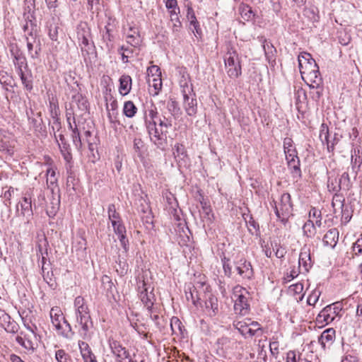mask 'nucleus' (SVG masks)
<instances>
[{
	"mask_svg": "<svg viewBox=\"0 0 362 362\" xmlns=\"http://www.w3.org/2000/svg\"><path fill=\"white\" fill-rule=\"evenodd\" d=\"M165 6L168 10H177L180 11V8L177 6V0H166Z\"/></svg>",
	"mask_w": 362,
	"mask_h": 362,
	"instance_id": "nucleus-61",
	"label": "nucleus"
},
{
	"mask_svg": "<svg viewBox=\"0 0 362 362\" xmlns=\"http://www.w3.org/2000/svg\"><path fill=\"white\" fill-rule=\"evenodd\" d=\"M158 111L156 107L151 105V107L146 111L145 118L148 117L150 121H156L155 119L157 117Z\"/></svg>",
	"mask_w": 362,
	"mask_h": 362,
	"instance_id": "nucleus-56",
	"label": "nucleus"
},
{
	"mask_svg": "<svg viewBox=\"0 0 362 362\" xmlns=\"http://www.w3.org/2000/svg\"><path fill=\"white\" fill-rule=\"evenodd\" d=\"M49 316L52 325L55 327L59 335L70 339L73 337L70 324L65 319L63 313L59 307L55 306L51 308Z\"/></svg>",
	"mask_w": 362,
	"mask_h": 362,
	"instance_id": "nucleus-2",
	"label": "nucleus"
},
{
	"mask_svg": "<svg viewBox=\"0 0 362 362\" xmlns=\"http://www.w3.org/2000/svg\"><path fill=\"white\" fill-rule=\"evenodd\" d=\"M72 141L76 148H79L81 146V140L80 133L77 127H74L71 134Z\"/></svg>",
	"mask_w": 362,
	"mask_h": 362,
	"instance_id": "nucleus-54",
	"label": "nucleus"
},
{
	"mask_svg": "<svg viewBox=\"0 0 362 362\" xmlns=\"http://www.w3.org/2000/svg\"><path fill=\"white\" fill-rule=\"evenodd\" d=\"M181 93L183 95V107L186 113L189 116H194L197 112V102L195 94L193 93L192 85L186 79L180 82Z\"/></svg>",
	"mask_w": 362,
	"mask_h": 362,
	"instance_id": "nucleus-4",
	"label": "nucleus"
},
{
	"mask_svg": "<svg viewBox=\"0 0 362 362\" xmlns=\"http://www.w3.org/2000/svg\"><path fill=\"white\" fill-rule=\"evenodd\" d=\"M49 267V264H47L45 262V257H42V274L44 279L49 283L48 280L52 281L51 276L49 275V272L47 271L46 272V270L48 269L47 267Z\"/></svg>",
	"mask_w": 362,
	"mask_h": 362,
	"instance_id": "nucleus-51",
	"label": "nucleus"
},
{
	"mask_svg": "<svg viewBox=\"0 0 362 362\" xmlns=\"http://www.w3.org/2000/svg\"><path fill=\"white\" fill-rule=\"evenodd\" d=\"M170 328L172 330V334L177 336L182 335L183 330H185L182 323L177 317H173L171 318Z\"/></svg>",
	"mask_w": 362,
	"mask_h": 362,
	"instance_id": "nucleus-31",
	"label": "nucleus"
},
{
	"mask_svg": "<svg viewBox=\"0 0 362 362\" xmlns=\"http://www.w3.org/2000/svg\"><path fill=\"white\" fill-rule=\"evenodd\" d=\"M309 217L315 218L316 219L322 217L321 211L313 207L309 211Z\"/></svg>",
	"mask_w": 362,
	"mask_h": 362,
	"instance_id": "nucleus-64",
	"label": "nucleus"
},
{
	"mask_svg": "<svg viewBox=\"0 0 362 362\" xmlns=\"http://www.w3.org/2000/svg\"><path fill=\"white\" fill-rule=\"evenodd\" d=\"M141 218L143 222L146 225V228H149V226L153 227V217L150 211H148V214H146L145 216H142Z\"/></svg>",
	"mask_w": 362,
	"mask_h": 362,
	"instance_id": "nucleus-60",
	"label": "nucleus"
},
{
	"mask_svg": "<svg viewBox=\"0 0 362 362\" xmlns=\"http://www.w3.org/2000/svg\"><path fill=\"white\" fill-rule=\"evenodd\" d=\"M21 78V82L24 86V88L30 91L33 90V76L30 71L25 73V71L21 72L18 74Z\"/></svg>",
	"mask_w": 362,
	"mask_h": 362,
	"instance_id": "nucleus-30",
	"label": "nucleus"
},
{
	"mask_svg": "<svg viewBox=\"0 0 362 362\" xmlns=\"http://www.w3.org/2000/svg\"><path fill=\"white\" fill-rule=\"evenodd\" d=\"M47 175V185L50 189L52 194H54V191L59 192V189L57 187V178L56 177V170L52 167H48L46 170Z\"/></svg>",
	"mask_w": 362,
	"mask_h": 362,
	"instance_id": "nucleus-17",
	"label": "nucleus"
},
{
	"mask_svg": "<svg viewBox=\"0 0 362 362\" xmlns=\"http://www.w3.org/2000/svg\"><path fill=\"white\" fill-rule=\"evenodd\" d=\"M329 129L328 127L325 124H322L321 126L320 133V139L322 141L323 144L327 145V148L328 151L331 152L334 151V145L337 143L338 139H337L335 137L334 138L333 141H329Z\"/></svg>",
	"mask_w": 362,
	"mask_h": 362,
	"instance_id": "nucleus-14",
	"label": "nucleus"
},
{
	"mask_svg": "<svg viewBox=\"0 0 362 362\" xmlns=\"http://www.w3.org/2000/svg\"><path fill=\"white\" fill-rule=\"evenodd\" d=\"M146 127L151 141L159 148L163 149L166 146L168 131L157 127L156 121H150L146 117Z\"/></svg>",
	"mask_w": 362,
	"mask_h": 362,
	"instance_id": "nucleus-5",
	"label": "nucleus"
},
{
	"mask_svg": "<svg viewBox=\"0 0 362 362\" xmlns=\"http://www.w3.org/2000/svg\"><path fill=\"white\" fill-rule=\"evenodd\" d=\"M52 194L50 203L47 205V214L49 217H54L56 215L60 206V196L59 192L54 191V194Z\"/></svg>",
	"mask_w": 362,
	"mask_h": 362,
	"instance_id": "nucleus-18",
	"label": "nucleus"
},
{
	"mask_svg": "<svg viewBox=\"0 0 362 362\" xmlns=\"http://www.w3.org/2000/svg\"><path fill=\"white\" fill-rule=\"evenodd\" d=\"M132 88V78L129 75H122L119 78V92L122 95H127Z\"/></svg>",
	"mask_w": 362,
	"mask_h": 362,
	"instance_id": "nucleus-26",
	"label": "nucleus"
},
{
	"mask_svg": "<svg viewBox=\"0 0 362 362\" xmlns=\"http://www.w3.org/2000/svg\"><path fill=\"white\" fill-rule=\"evenodd\" d=\"M153 297L154 295L151 292L150 293H147V288H146L144 282H143L142 290L140 291V298L145 307L149 310L153 305Z\"/></svg>",
	"mask_w": 362,
	"mask_h": 362,
	"instance_id": "nucleus-25",
	"label": "nucleus"
},
{
	"mask_svg": "<svg viewBox=\"0 0 362 362\" xmlns=\"http://www.w3.org/2000/svg\"><path fill=\"white\" fill-rule=\"evenodd\" d=\"M148 83L150 88H153V95H157L162 88V79L161 77L148 78Z\"/></svg>",
	"mask_w": 362,
	"mask_h": 362,
	"instance_id": "nucleus-34",
	"label": "nucleus"
},
{
	"mask_svg": "<svg viewBox=\"0 0 362 362\" xmlns=\"http://www.w3.org/2000/svg\"><path fill=\"white\" fill-rule=\"evenodd\" d=\"M119 240L120 242V244L125 252H127L129 250V240L126 237V235L119 236Z\"/></svg>",
	"mask_w": 362,
	"mask_h": 362,
	"instance_id": "nucleus-63",
	"label": "nucleus"
},
{
	"mask_svg": "<svg viewBox=\"0 0 362 362\" xmlns=\"http://www.w3.org/2000/svg\"><path fill=\"white\" fill-rule=\"evenodd\" d=\"M55 358L57 362H71L70 356L63 349H59L56 351Z\"/></svg>",
	"mask_w": 362,
	"mask_h": 362,
	"instance_id": "nucleus-47",
	"label": "nucleus"
},
{
	"mask_svg": "<svg viewBox=\"0 0 362 362\" xmlns=\"http://www.w3.org/2000/svg\"><path fill=\"white\" fill-rule=\"evenodd\" d=\"M339 230L337 228L329 229L322 238L324 245L334 248L339 240Z\"/></svg>",
	"mask_w": 362,
	"mask_h": 362,
	"instance_id": "nucleus-15",
	"label": "nucleus"
},
{
	"mask_svg": "<svg viewBox=\"0 0 362 362\" xmlns=\"http://www.w3.org/2000/svg\"><path fill=\"white\" fill-rule=\"evenodd\" d=\"M221 262L225 275L227 276L228 277H230L232 272L231 267L230 264V259L226 257L223 256L221 258Z\"/></svg>",
	"mask_w": 362,
	"mask_h": 362,
	"instance_id": "nucleus-50",
	"label": "nucleus"
},
{
	"mask_svg": "<svg viewBox=\"0 0 362 362\" xmlns=\"http://www.w3.org/2000/svg\"><path fill=\"white\" fill-rule=\"evenodd\" d=\"M301 76L310 88H320L322 84V77L319 71L317 63H313L305 67V70L300 72Z\"/></svg>",
	"mask_w": 362,
	"mask_h": 362,
	"instance_id": "nucleus-7",
	"label": "nucleus"
},
{
	"mask_svg": "<svg viewBox=\"0 0 362 362\" xmlns=\"http://www.w3.org/2000/svg\"><path fill=\"white\" fill-rule=\"evenodd\" d=\"M28 332L21 331V334L23 337L25 341L26 342L25 349H34L33 340L36 339V334L34 330L29 326L25 327Z\"/></svg>",
	"mask_w": 362,
	"mask_h": 362,
	"instance_id": "nucleus-27",
	"label": "nucleus"
},
{
	"mask_svg": "<svg viewBox=\"0 0 362 362\" xmlns=\"http://www.w3.org/2000/svg\"><path fill=\"white\" fill-rule=\"evenodd\" d=\"M75 175L74 173L71 170H67V178H66V185L68 187H71L74 188L75 185Z\"/></svg>",
	"mask_w": 362,
	"mask_h": 362,
	"instance_id": "nucleus-59",
	"label": "nucleus"
},
{
	"mask_svg": "<svg viewBox=\"0 0 362 362\" xmlns=\"http://www.w3.org/2000/svg\"><path fill=\"white\" fill-rule=\"evenodd\" d=\"M227 49V53L224 58L226 67L236 66L238 62H239L236 50L230 45L228 47Z\"/></svg>",
	"mask_w": 362,
	"mask_h": 362,
	"instance_id": "nucleus-23",
	"label": "nucleus"
},
{
	"mask_svg": "<svg viewBox=\"0 0 362 362\" xmlns=\"http://www.w3.org/2000/svg\"><path fill=\"white\" fill-rule=\"evenodd\" d=\"M165 199L168 204L173 209H175L177 206V202L175 196L170 192H166L165 195Z\"/></svg>",
	"mask_w": 362,
	"mask_h": 362,
	"instance_id": "nucleus-52",
	"label": "nucleus"
},
{
	"mask_svg": "<svg viewBox=\"0 0 362 362\" xmlns=\"http://www.w3.org/2000/svg\"><path fill=\"white\" fill-rule=\"evenodd\" d=\"M81 354L85 362H97L95 356L91 351L88 344L84 341L78 344Z\"/></svg>",
	"mask_w": 362,
	"mask_h": 362,
	"instance_id": "nucleus-22",
	"label": "nucleus"
},
{
	"mask_svg": "<svg viewBox=\"0 0 362 362\" xmlns=\"http://www.w3.org/2000/svg\"><path fill=\"white\" fill-rule=\"evenodd\" d=\"M344 199L341 195L335 194L333 197L332 205L334 208V212L336 211V207L342 209L344 207Z\"/></svg>",
	"mask_w": 362,
	"mask_h": 362,
	"instance_id": "nucleus-48",
	"label": "nucleus"
},
{
	"mask_svg": "<svg viewBox=\"0 0 362 362\" xmlns=\"http://www.w3.org/2000/svg\"><path fill=\"white\" fill-rule=\"evenodd\" d=\"M240 11L242 18L245 21H249L252 20L255 17L254 11L248 5H243L240 6Z\"/></svg>",
	"mask_w": 362,
	"mask_h": 362,
	"instance_id": "nucleus-38",
	"label": "nucleus"
},
{
	"mask_svg": "<svg viewBox=\"0 0 362 362\" xmlns=\"http://www.w3.org/2000/svg\"><path fill=\"white\" fill-rule=\"evenodd\" d=\"M75 314L77 322L81 326L80 334L83 339L90 337V329L93 327L89 308L84 298L77 296L74 300Z\"/></svg>",
	"mask_w": 362,
	"mask_h": 362,
	"instance_id": "nucleus-1",
	"label": "nucleus"
},
{
	"mask_svg": "<svg viewBox=\"0 0 362 362\" xmlns=\"http://www.w3.org/2000/svg\"><path fill=\"white\" fill-rule=\"evenodd\" d=\"M226 69L228 76L232 78H238L241 75V66L240 62H238L236 66L226 67Z\"/></svg>",
	"mask_w": 362,
	"mask_h": 362,
	"instance_id": "nucleus-42",
	"label": "nucleus"
},
{
	"mask_svg": "<svg viewBox=\"0 0 362 362\" xmlns=\"http://www.w3.org/2000/svg\"><path fill=\"white\" fill-rule=\"evenodd\" d=\"M72 102L77 104L78 107L82 111H86L88 109L87 100L80 93H77L72 97Z\"/></svg>",
	"mask_w": 362,
	"mask_h": 362,
	"instance_id": "nucleus-37",
	"label": "nucleus"
},
{
	"mask_svg": "<svg viewBox=\"0 0 362 362\" xmlns=\"http://www.w3.org/2000/svg\"><path fill=\"white\" fill-rule=\"evenodd\" d=\"M298 264L300 272H308L311 268L313 263L310 257V250L308 248L304 247L301 249L299 255Z\"/></svg>",
	"mask_w": 362,
	"mask_h": 362,
	"instance_id": "nucleus-11",
	"label": "nucleus"
},
{
	"mask_svg": "<svg viewBox=\"0 0 362 362\" xmlns=\"http://www.w3.org/2000/svg\"><path fill=\"white\" fill-rule=\"evenodd\" d=\"M109 344L112 354L117 358L118 362H122V360L124 359H129L128 362H134L132 359L129 358L130 355L129 351L122 346L120 342L110 339Z\"/></svg>",
	"mask_w": 362,
	"mask_h": 362,
	"instance_id": "nucleus-10",
	"label": "nucleus"
},
{
	"mask_svg": "<svg viewBox=\"0 0 362 362\" xmlns=\"http://www.w3.org/2000/svg\"><path fill=\"white\" fill-rule=\"evenodd\" d=\"M90 28L86 23H81L77 27V37L85 46L89 43Z\"/></svg>",
	"mask_w": 362,
	"mask_h": 362,
	"instance_id": "nucleus-19",
	"label": "nucleus"
},
{
	"mask_svg": "<svg viewBox=\"0 0 362 362\" xmlns=\"http://www.w3.org/2000/svg\"><path fill=\"white\" fill-rule=\"evenodd\" d=\"M147 75L148 78L161 77L160 68L156 65H153L147 69Z\"/></svg>",
	"mask_w": 362,
	"mask_h": 362,
	"instance_id": "nucleus-49",
	"label": "nucleus"
},
{
	"mask_svg": "<svg viewBox=\"0 0 362 362\" xmlns=\"http://www.w3.org/2000/svg\"><path fill=\"white\" fill-rule=\"evenodd\" d=\"M19 206H21V213L23 216H25L26 214L30 216L33 214L32 202L30 197H23L22 200L17 205L18 209Z\"/></svg>",
	"mask_w": 362,
	"mask_h": 362,
	"instance_id": "nucleus-29",
	"label": "nucleus"
},
{
	"mask_svg": "<svg viewBox=\"0 0 362 362\" xmlns=\"http://www.w3.org/2000/svg\"><path fill=\"white\" fill-rule=\"evenodd\" d=\"M52 21L53 22L55 21V18L52 17ZM47 28L48 29V35L49 38L53 41L57 40L58 37V28L59 27L54 23L47 22L46 25Z\"/></svg>",
	"mask_w": 362,
	"mask_h": 362,
	"instance_id": "nucleus-35",
	"label": "nucleus"
},
{
	"mask_svg": "<svg viewBox=\"0 0 362 362\" xmlns=\"http://www.w3.org/2000/svg\"><path fill=\"white\" fill-rule=\"evenodd\" d=\"M12 77L6 71H0V83L4 86H11Z\"/></svg>",
	"mask_w": 362,
	"mask_h": 362,
	"instance_id": "nucleus-57",
	"label": "nucleus"
},
{
	"mask_svg": "<svg viewBox=\"0 0 362 362\" xmlns=\"http://www.w3.org/2000/svg\"><path fill=\"white\" fill-rule=\"evenodd\" d=\"M335 330L333 328H329L322 332L319 337V343L323 349L329 348L334 342L335 338Z\"/></svg>",
	"mask_w": 362,
	"mask_h": 362,
	"instance_id": "nucleus-13",
	"label": "nucleus"
},
{
	"mask_svg": "<svg viewBox=\"0 0 362 362\" xmlns=\"http://www.w3.org/2000/svg\"><path fill=\"white\" fill-rule=\"evenodd\" d=\"M321 292L319 290H314L308 296L307 302L310 305H314L318 300Z\"/></svg>",
	"mask_w": 362,
	"mask_h": 362,
	"instance_id": "nucleus-53",
	"label": "nucleus"
},
{
	"mask_svg": "<svg viewBox=\"0 0 362 362\" xmlns=\"http://www.w3.org/2000/svg\"><path fill=\"white\" fill-rule=\"evenodd\" d=\"M332 306L327 305L324 308L317 316V320L319 322L328 324L334 320V315L332 313Z\"/></svg>",
	"mask_w": 362,
	"mask_h": 362,
	"instance_id": "nucleus-20",
	"label": "nucleus"
},
{
	"mask_svg": "<svg viewBox=\"0 0 362 362\" xmlns=\"http://www.w3.org/2000/svg\"><path fill=\"white\" fill-rule=\"evenodd\" d=\"M105 33L103 35V39L107 42V47L110 49L112 47V44L110 45L108 42L111 43L113 40L112 29L108 26H105Z\"/></svg>",
	"mask_w": 362,
	"mask_h": 362,
	"instance_id": "nucleus-55",
	"label": "nucleus"
},
{
	"mask_svg": "<svg viewBox=\"0 0 362 362\" xmlns=\"http://www.w3.org/2000/svg\"><path fill=\"white\" fill-rule=\"evenodd\" d=\"M284 149L291 173L295 178L300 177L301 170L300 168V160L293 146V141L291 138L286 137L284 139Z\"/></svg>",
	"mask_w": 362,
	"mask_h": 362,
	"instance_id": "nucleus-3",
	"label": "nucleus"
},
{
	"mask_svg": "<svg viewBox=\"0 0 362 362\" xmlns=\"http://www.w3.org/2000/svg\"><path fill=\"white\" fill-rule=\"evenodd\" d=\"M206 308L209 310V314L211 316H214L218 310V305L217 298L215 297H210L205 302Z\"/></svg>",
	"mask_w": 362,
	"mask_h": 362,
	"instance_id": "nucleus-33",
	"label": "nucleus"
},
{
	"mask_svg": "<svg viewBox=\"0 0 362 362\" xmlns=\"http://www.w3.org/2000/svg\"><path fill=\"white\" fill-rule=\"evenodd\" d=\"M49 103H50V107H51V117L52 118V120H54V119H59L58 117L57 105L52 101H50Z\"/></svg>",
	"mask_w": 362,
	"mask_h": 362,
	"instance_id": "nucleus-62",
	"label": "nucleus"
},
{
	"mask_svg": "<svg viewBox=\"0 0 362 362\" xmlns=\"http://www.w3.org/2000/svg\"><path fill=\"white\" fill-rule=\"evenodd\" d=\"M35 0H25L24 1V16L26 19H28L30 21L32 20L30 18H33V14L35 11Z\"/></svg>",
	"mask_w": 362,
	"mask_h": 362,
	"instance_id": "nucleus-32",
	"label": "nucleus"
},
{
	"mask_svg": "<svg viewBox=\"0 0 362 362\" xmlns=\"http://www.w3.org/2000/svg\"><path fill=\"white\" fill-rule=\"evenodd\" d=\"M352 250L354 255H358L362 254V235L361 237L359 238L352 246Z\"/></svg>",
	"mask_w": 362,
	"mask_h": 362,
	"instance_id": "nucleus-58",
	"label": "nucleus"
},
{
	"mask_svg": "<svg viewBox=\"0 0 362 362\" xmlns=\"http://www.w3.org/2000/svg\"><path fill=\"white\" fill-rule=\"evenodd\" d=\"M187 17L188 20L189 21L190 25L194 26V30L198 33H199V22L197 20V18L195 16L194 10L192 7L187 8Z\"/></svg>",
	"mask_w": 362,
	"mask_h": 362,
	"instance_id": "nucleus-41",
	"label": "nucleus"
},
{
	"mask_svg": "<svg viewBox=\"0 0 362 362\" xmlns=\"http://www.w3.org/2000/svg\"><path fill=\"white\" fill-rule=\"evenodd\" d=\"M173 154L175 158L180 160H183L187 157V151L182 144H177L175 145Z\"/></svg>",
	"mask_w": 362,
	"mask_h": 362,
	"instance_id": "nucleus-40",
	"label": "nucleus"
},
{
	"mask_svg": "<svg viewBox=\"0 0 362 362\" xmlns=\"http://www.w3.org/2000/svg\"><path fill=\"white\" fill-rule=\"evenodd\" d=\"M13 54L14 57L13 64L15 65V68L17 71V73L18 74L24 71L23 69H27L28 64L25 56L20 52H16L15 53H13Z\"/></svg>",
	"mask_w": 362,
	"mask_h": 362,
	"instance_id": "nucleus-24",
	"label": "nucleus"
},
{
	"mask_svg": "<svg viewBox=\"0 0 362 362\" xmlns=\"http://www.w3.org/2000/svg\"><path fill=\"white\" fill-rule=\"evenodd\" d=\"M249 293L240 286L233 288L234 310L236 313L245 315L249 313L250 303L248 302Z\"/></svg>",
	"mask_w": 362,
	"mask_h": 362,
	"instance_id": "nucleus-6",
	"label": "nucleus"
},
{
	"mask_svg": "<svg viewBox=\"0 0 362 362\" xmlns=\"http://www.w3.org/2000/svg\"><path fill=\"white\" fill-rule=\"evenodd\" d=\"M173 125V120L171 117H166L163 115L162 117H160L158 120V126L165 130H167L170 128Z\"/></svg>",
	"mask_w": 362,
	"mask_h": 362,
	"instance_id": "nucleus-45",
	"label": "nucleus"
},
{
	"mask_svg": "<svg viewBox=\"0 0 362 362\" xmlns=\"http://www.w3.org/2000/svg\"><path fill=\"white\" fill-rule=\"evenodd\" d=\"M300 72L305 70V67L308 65H311L313 63H316L315 59L312 57L311 54L308 52L301 53L298 57Z\"/></svg>",
	"mask_w": 362,
	"mask_h": 362,
	"instance_id": "nucleus-28",
	"label": "nucleus"
},
{
	"mask_svg": "<svg viewBox=\"0 0 362 362\" xmlns=\"http://www.w3.org/2000/svg\"><path fill=\"white\" fill-rule=\"evenodd\" d=\"M350 177L347 172H344L341 175L339 179V189L344 188L345 189H349L350 187Z\"/></svg>",
	"mask_w": 362,
	"mask_h": 362,
	"instance_id": "nucleus-46",
	"label": "nucleus"
},
{
	"mask_svg": "<svg viewBox=\"0 0 362 362\" xmlns=\"http://www.w3.org/2000/svg\"><path fill=\"white\" fill-rule=\"evenodd\" d=\"M240 260L239 263L236 265V270L238 274L243 278L250 279L253 276V270L252 268V265L250 262L246 261L245 259Z\"/></svg>",
	"mask_w": 362,
	"mask_h": 362,
	"instance_id": "nucleus-16",
	"label": "nucleus"
},
{
	"mask_svg": "<svg viewBox=\"0 0 362 362\" xmlns=\"http://www.w3.org/2000/svg\"><path fill=\"white\" fill-rule=\"evenodd\" d=\"M274 209L276 216L279 218H284L292 214L293 204L291 202V195L288 193H284L281 196L280 202L277 204L274 201Z\"/></svg>",
	"mask_w": 362,
	"mask_h": 362,
	"instance_id": "nucleus-8",
	"label": "nucleus"
},
{
	"mask_svg": "<svg viewBox=\"0 0 362 362\" xmlns=\"http://www.w3.org/2000/svg\"><path fill=\"white\" fill-rule=\"evenodd\" d=\"M112 226L113 227L114 232L118 235V237L126 235V228L122 221H114L112 223Z\"/></svg>",
	"mask_w": 362,
	"mask_h": 362,
	"instance_id": "nucleus-44",
	"label": "nucleus"
},
{
	"mask_svg": "<svg viewBox=\"0 0 362 362\" xmlns=\"http://www.w3.org/2000/svg\"><path fill=\"white\" fill-rule=\"evenodd\" d=\"M233 325L239 332L245 337H253L254 330L250 327V322L246 321L234 322Z\"/></svg>",
	"mask_w": 362,
	"mask_h": 362,
	"instance_id": "nucleus-21",
	"label": "nucleus"
},
{
	"mask_svg": "<svg viewBox=\"0 0 362 362\" xmlns=\"http://www.w3.org/2000/svg\"><path fill=\"white\" fill-rule=\"evenodd\" d=\"M137 112V107L132 101H127L124 104L123 113L127 117H133Z\"/></svg>",
	"mask_w": 362,
	"mask_h": 362,
	"instance_id": "nucleus-36",
	"label": "nucleus"
},
{
	"mask_svg": "<svg viewBox=\"0 0 362 362\" xmlns=\"http://www.w3.org/2000/svg\"><path fill=\"white\" fill-rule=\"evenodd\" d=\"M31 38L26 37L27 40V47L28 50V53L31 58L36 59L38 58L40 52L41 51V44L40 41L38 39L37 42L36 40V37L33 35V32L31 31L29 33Z\"/></svg>",
	"mask_w": 362,
	"mask_h": 362,
	"instance_id": "nucleus-12",
	"label": "nucleus"
},
{
	"mask_svg": "<svg viewBox=\"0 0 362 362\" xmlns=\"http://www.w3.org/2000/svg\"><path fill=\"white\" fill-rule=\"evenodd\" d=\"M303 230L305 235L309 238L313 237L316 233V229L313 221L308 220L303 226Z\"/></svg>",
	"mask_w": 362,
	"mask_h": 362,
	"instance_id": "nucleus-39",
	"label": "nucleus"
},
{
	"mask_svg": "<svg viewBox=\"0 0 362 362\" xmlns=\"http://www.w3.org/2000/svg\"><path fill=\"white\" fill-rule=\"evenodd\" d=\"M108 217L111 223L114 221H121L119 213L116 211L115 206L113 204H109L107 209Z\"/></svg>",
	"mask_w": 362,
	"mask_h": 362,
	"instance_id": "nucleus-43",
	"label": "nucleus"
},
{
	"mask_svg": "<svg viewBox=\"0 0 362 362\" xmlns=\"http://www.w3.org/2000/svg\"><path fill=\"white\" fill-rule=\"evenodd\" d=\"M124 36L127 43L134 48L139 47L142 38L140 35L139 28L135 26H129L127 30H124Z\"/></svg>",
	"mask_w": 362,
	"mask_h": 362,
	"instance_id": "nucleus-9",
	"label": "nucleus"
}]
</instances>
